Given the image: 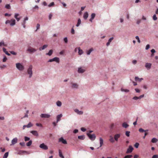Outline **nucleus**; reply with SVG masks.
Here are the masks:
<instances>
[{"instance_id":"603ef678","label":"nucleus","mask_w":158,"mask_h":158,"mask_svg":"<svg viewBox=\"0 0 158 158\" xmlns=\"http://www.w3.org/2000/svg\"><path fill=\"white\" fill-rule=\"evenodd\" d=\"M6 66L5 65H2L0 66V68H1L2 69L5 68L6 67Z\"/></svg>"},{"instance_id":"20e7f679","label":"nucleus","mask_w":158,"mask_h":158,"mask_svg":"<svg viewBox=\"0 0 158 158\" xmlns=\"http://www.w3.org/2000/svg\"><path fill=\"white\" fill-rule=\"evenodd\" d=\"M16 67L19 70H22L24 69L23 66L19 63L16 64Z\"/></svg>"},{"instance_id":"7ed1b4c3","label":"nucleus","mask_w":158,"mask_h":158,"mask_svg":"<svg viewBox=\"0 0 158 158\" xmlns=\"http://www.w3.org/2000/svg\"><path fill=\"white\" fill-rule=\"evenodd\" d=\"M87 135L89 138V139L92 141H93L96 138V135L95 134L91 135L89 133H87Z\"/></svg>"},{"instance_id":"9d476101","label":"nucleus","mask_w":158,"mask_h":158,"mask_svg":"<svg viewBox=\"0 0 158 158\" xmlns=\"http://www.w3.org/2000/svg\"><path fill=\"white\" fill-rule=\"evenodd\" d=\"M40 117L42 118H49L50 117V115L49 114H42L40 115Z\"/></svg>"},{"instance_id":"c85d7f7f","label":"nucleus","mask_w":158,"mask_h":158,"mask_svg":"<svg viewBox=\"0 0 158 158\" xmlns=\"http://www.w3.org/2000/svg\"><path fill=\"white\" fill-rule=\"evenodd\" d=\"M148 131V130H144L142 128H140L139 129V131L140 133H143L144 132H145L146 131Z\"/></svg>"},{"instance_id":"a878e982","label":"nucleus","mask_w":158,"mask_h":158,"mask_svg":"<svg viewBox=\"0 0 158 158\" xmlns=\"http://www.w3.org/2000/svg\"><path fill=\"white\" fill-rule=\"evenodd\" d=\"M7 46V45H6V44H4V43L3 41L0 42V47H6Z\"/></svg>"},{"instance_id":"423d86ee","label":"nucleus","mask_w":158,"mask_h":158,"mask_svg":"<svg viewBox=\"0 0 158 158\" xmlns=\"http://www.w3.org/2000/svg\"><path fill=\"white\" fill-rule=\"evenodd\" d=\"M36 51V49L31 47H29L27 49V51L30 53H33Z\"/></svg>"},{"instance_id":"864d4df0","label":"nucleus","mask_w":158,"mask_h":158,"mask_svg":"<svg viewBox=\"0 0 158 158\" xmlns=\"http://www.w3.org/2000/svg\"><path fill=\"white\" fill-rule=\"evenodd\" d=\"M19 144L22 146H24V145H25V143L24 142H20V143Z\"/></svg>"},{"instance_id":"9b49d317","label":"nucleus","mask_w":158,"mask_h":158,"mask_svg":"<svg viewBox=\"0 0 158 158\" xmlns=\"http://www.w3.org/2000/svg\"><path fill=\"white\" fill-rule=\"evenodd\" d=\"M17 139L16 138H15L13 139L11 141V144H10V145H14L15 144L17 143Z\"/></svg>"},{"instance_id":"0eeeda50","label":"nucleus","mask_w":158,"mask_h":158,"mask_svg":"<svg viewBox=\"0 0 158 158\" xmlns=\"http://www.w3.org/2000/svg\"><path fill=\"white\" fill-rule=\"evenodd\" d=\"M53 61H56L57 63H59V58L56 57L53 58L52 59H50L48 60V62H52Z\"/></svg>"},{"instance_id":"5fc2aeb1","label":"nucleus","mask_w":158,"mask_h":158,"mask_svg":"<svg viewBox=\"0 0 158 158\" xmlns=\"http://www.w3.org/2000/svg\"><path fill=\"white\" fill-rule=\"evenodd\" d=\"M158 158V155H154L153 156H152V158Z\"/></svg>"},{"instance_id":"4468645a","label":"nucleus","mask_w":158,"mask_h":158,"mask_svg":"<svg viewBox=\"0 0 158 158\" xmlns=\"http://www.w3.org/2000/svg\"><path fill=\"white\" fill-rule=\"evenodd\" d=\"M120 134H117L114 135V139L116 141H118V138L120 137Z\"/></svg>"},{"instance_id":"6ab92c4d","label":"nucleus","mask_w":158,"mask_h":158,"mask_svg":"<svg viewBox=\"0 0 158 158\" xmlns=\"http://www.w3.org/2000/svg\"><path fill=\"white\" fill-rule=\"evenodd\" d=\"M99 143H100L99 147H101L103 145V140L101 137L99 138Z\"/></svg>"},{"instance_id":"4d7b16f0","label":"nucleus","mask_w":158,"mask_h":158,"mask_svg":"<svg viewBox=\"0 0 158 158\" xmlns=\"http://www.w3.org/2000/svg\"><path fill=\"white\" fill-rule=\"evenodd\" d=\"M7 60V58H6V57L5 56V57H4V58H3L2 61H3V62H5Z\"/></svg>"},{"instance_id":"473e14b6","label":"nucleus","mask_w":158,"mask_h":158,"mask_svg":"<svg viewBox=\"0 0 158 158\" xmlns=\"http://www.w3.org/2000/svg\"><path fill=\"white\" fill-rule=\"evenodd\" d=\"M59 156L61 158H64V157L62 155L61 152L60 150H59Z\"/></svg>"},{"instance_id":"79ce46f5","label":"nucleus","mask_w":158,"mask_h":158,"mask_svg":"<svg viewBox=\"0 0 158 158\" xmlns=\"http://www.w3.org/2000/svg\"><path fill=\"white\" fill-rule=\"evenodd\" d=\"M132 157V155H127L125 156L123 158H131Z\"/></svg>"},{"instance_id":"49530a36","label":"nucleus","mask_w":158,"mask_h":158,"mask_svg":"<svg viewBox=\"0 0 158 158\" xmlns=\"http://www.w3.org/2000/svg\"><path fill=\"white\" fill-rule=\"evenodd\" d=\"M130 133V131H126V133H125L126 135L127 136V137H129Z\"/></svg>"},{"instance_id":"3c124183","label":"nucleus","mask_w":158,"mask_h":158,"mask_svg":"<svg viewBox=\"0 0 158 158\" xmlns=\"http://www.w3.org/2000/svg\"><path fill=\"white\" fill-rule=\"evenodd\" d=\"M135 39L137 40V41H138V43H140V40H139L138 36H136V37H135Z\"/></svg>"},{"instance_id":"b1692460","label":"nucleus","mask_w":158,"mask_h":158,"mask_svg":"<svg viewBox=\"0 0 158 158\" xmlns=\"http://www.w3.org/2000/svg\"><path fill=\"white\" fill-rule=\"evenodd\" d=\"M47 45H46V44L44 45L43 46V47H42L41 48H39V50H40V51L46 48H47Z\"/></svg>"},{"instance_id":"8fccbe9b","label":"nucleus","mask_w":158,"mask_h":158,"mask_svg":"<svg viewBox=\"0 0 158 158\" xmlns=\"http://www.w3.org/2000/svg\"><path fill=\"white\" fill-rule=\"evenodd\" d=\"M140 98H139L137 96H135L133 98V99L135 100H137L138 99H140Z\"/></svg>"},{"instance_id":"aec40b11","label":"nucleus","mask_w":158,"mask_h":158,"mask_svg":"<svg viewBox=\"0 0 158 158\" xmlns=\"http://www.w3.org/2000/svg\"><path fill=\"white\" fill-rule=\"evenodd\" d=\"M95 17V14L94 13H93L91 15V19H89V21L91 22H92V20L94 19Z\"/></svg>"},{"instance_id":"4c0bfd02","label":"nucleus","mask_w":158,"mask_h":158,"mask_svg":"<svg viewBox=\"0 0 158 158\" xmlns=\"http://www.w3.org/2000/svg\"><path fill=\"white\" fill-rule=\"evenodd\" d=\"M5 8L8 9H10V4H6L5 6Z\"/></svg>"},{"instance_id":"13d9d810","label":"nucleus","mask_w":158,"mask_h":158,"mask_svg":"<svg viewBox=\"0 0 158 158\" xmlns=\"http://www.w3.org/2000/svg\"><path fill=\"white\" fill-rule=\"evenodd\" d=\"M71 33L73 34H74V29H73V27H72V29H71Z\"/></svg>"},{"instance_id":"e433bc0d","label":"nucleus","mask_w":158,"mask_h":158,"mask_svg":"<svg viewBox=\"0 0 158 158\" xmlns=\"http://www.w3.org/2000/svg\"><path fill=\"white\" fill-rule=\"evenodd\" d=\"M56 105L57 106L60 107L61 106V102L59 101H58L56 102Z\"/></svg>"},{"instance_id":"6e6552de","label":"nucleus","mask_w":158,"mask_h":158,"mask_svg":"<svg viewBox=\"0 0 158 158\" xmlns=\"http://www.w3.org/2000/svg\"><path fill=\"white\" fill-rule=\"evenodd\" d=\"M133 149H133V148L132 146H129L128 148H127V151L126 153L127 154L131 153L133 151Z\"/></svg>"},{"instance_id":"f8f14e48","label":"nucleus","mask_w":158,"mask_h":158,"mask_svg":"<svg viewBox=\"0 0 158 158\" xmlns=\"http://www.w3.org/2000/svg\"><path fill=\"white\" fill-rule=\"evenodd\" d=\"M74 111H75V112L79 115H82L83 114V112L81 111H79V110L77 109L74 110Z\"/></svg>"},{"instance_id":"58836bf2","label":"nucleus","mask_w":158,"mask_h":158,"mask_svg":"<svg viewBox=\"0 0 158 158\" xmlns=\"http://www.w3.org/2000/svg\"><path fill=\"white\" fill-rule=\"evenodd\" d=\"M26 126H27V127L29 128L32 127L33 126V124L31 123H29L27 125H26Z\"/></svg>"},{"instance_id":"a211bd4d","label":"nucleus","mask_w":158,"mask_h":158,"mask_svg":"<svg viewBox=\"0 0 158 158\" xmlns=\"http://www.w3.org/2000/svg\"><path fill=\"white\" fill-rule=\"evenodd\" d=\"M62 116V114H60L57 116V121L56 122L57 123L58 121H60V118H61Z\"/></svg>"},{"instance_id":"e2e57ef3","label":"nucleus","mask_w":158,"mask_h":158,"mask_svg":"<svg viewBox=\"0 0 158 158\" xmlns=\"http://www.w3.org/2000/svg\"><path fill=\"white\" fill-rule=\"evenodd\" d=\"M81 130L82 131L84 132L86 131V129L84 128V127H82L81 128Z\"/></svg>"},{"instance_id":"4be33fe9","label":"nucleus","mask_w":158,"mask_h":158,"mask_svg":"<svg viewBox=\"0 0 158 158\" xmlns=\"http://www.w3.org/2000/svg\"><path fill=\"white\" fill-rule=\"evenodd\" d=\"M28 20V18L27 17H25V19H24V21H23V23H22V25L23 26V27L25 28V25L26 23L25 21Z\"/></svg>"},{"instance_id":"a19ab883","label":"nucleus","mask_w":158,"mask_h":158,"mask_svg":"<svg viewBox=\"0 0 158 158\" xmlns=\"http://www.w3.org/2000/svg\"><path fill=\"white\" fill-rule=\"evenodd\" d=\"M55 4L54 2H51V3H50L49 4L48 6L49 7H51V6H54Z\"/></svg>"},{"instance_id":"f257e3e1","label":"nucleus","mask_w":158,"mask_h":158,"mask_svg":"<svg viewBox=\"0 0 158 158\" xmlns=\"http://www.w3.org/2000/svg\"><path fill=\"white\" fill-rule=\"evenodd\" d=\"M5 23L9 24L11 26H13L15 24V20L12 19L10 20H7L5 22Z\"/></svg>"},{"instance_id":"412c9836","label":"nucleus","mask_w":158,"mask_h":158,"mask_svg":"<svg viewBox=\"0 0 158 158\" xmlns=\"http://www.w3.org/2000/svg\"><path fill=\"white\" fill-rule=\"evenodd\" d=\"M19 16V14H16L15 15V19H16V20H17V21H19L20 19V18H18V17Z\"/></svg>"},{"instance_id":"39448f33","label":"nucleus","mask_w":158,"mask_h":158,"mask_svg":"<svg viewBox=\"0 0 158 158\" xmlns=\"http://www.w3.org/2000/svg\"><path fill=\"white\" fill-rule=\"evenodd\" d=\"M40 148L42 149L43 150H47L48 149V147L44 143H43L40 145Z\"/></svg>"},{"instance_id":"c03bdc74","label":"nucleus","mask_w":158,"mask_h":158,"mask_svg":"<svg viewBox=\"0 0 158 158\" xmlns=\"http://www.w3.org/2000/svg\"><path fill=\"white\" fill-rule=\"evenodd\" d=\"M121 91L123 92H129V90L128 89H124L123 88L121 89Z\"/></svg>"},{"instance_id":"bb28decb","label":"nucleus","mask_w":158,"mask_h":158,"mask_svg":"<svg viewBox=\"0 0 158 158\" xmlns=\"http://www.w3.org/2000/svg\"><path fill=\"white\" fill-rule=\"evenodd\" d=\"M135 81H139V82L141 81L142 80H143V79L142 78H139L138 77H136L135 78Z\"/></svg>"},{"instance_id":"69168bd1","label":"nucleus","mask_w":158,"mask_h":158,"mask_svg":"<svg viewBox=\"0 0 158 158\" xmlns=\"http://www.w3.org/2000/svg\"><path fill=\"white\" fill-rule=\"evenodd\" d=\"M135 90L137 93H139L140 92V90L138 89H135Z\"/></svg>"},{"instance_id":"393cba45","label":"nucleus","mask_w":158,"mask_h":158,"mask_svg":"<svg viewBox=\"0 0 158 158\" xmlns=\"http://www.w3.org/2000/svg\"><path fill=\"white\" fill-rule=\"evenodd\" d=\"M78 138L80 140H83L85 138V136L84 135H79L78 136Z\"/></svg>"},{"instance_id":"72a5a7b5","label":"nucleus","mask_w":158,"mask_h":158,"mask_svg":"<svg viewBox=\"0 0 158 158\" xmlns=\"http://www.w3.org/2000/svg\"><path fill=\"white\" fill-rule=\"evenodd\" d=\"M123 127L125 128H126L128 127V125L126 123H124L123 124Z\"/></svg>"},{"instance_id":"ea45409f","label":"nucleus","mask_w":158,"mask_h":158,"mask_svg":"<svg viewBox=\"0 0 158 158\" xmlns=\"http://www.w3.org/2000/svg\"><path fill=\"white\" fill-rule=\"evenodd\" d=\"M32 144V141L31 140H30L27 143V146H29L31 145Z\"/></svg>"},{"instance_id":"2f4dec72","label":"nucleus","mask_w":158,"mask_h":158,"mask_svg":"<svg viewBox=\"0 0 158 158\" xmlns=\"http://www.w3.org/2000/svg\"><path fill=\"white\" fill-rule=\"evenodd\" d=\"M158 141V140H157L156 138H153L152 139V143H156V142H157Z\"/></svg>"},{"instance_id":"052dcab7","label":"nucleus","mask_w":158,"mask_h":158,"mask_svg":"<svg viewBox=\"0 0 158 158\" xmlns=\"http://www.w3.org/2000/svg\"><path fill=\"white\" fill-rule=\"evenodd\" d=\"M25 152V151H20L19 152V153H18V154H21L22 153H23L24 152Z\"/></svg>"},{"instance_id":"f704fd0d","label":"nucleus","mask_w":158,"mask_h":158,"mask_svg":"<svg viewBox=\"0 0 158 158\" xmlns=\"http://www.w3.org/2000/svg\"><path fill=\"white\" fill-rule=\"evenodd\" d=\"M78 54L79 55H81L82 54V50L80 49V48H78Z\"/></svg>"},{"instance_id":"6e6d98bb","label":"nucleus","mask_w":158,"mask_h":158,"mask_svg":"<svg viewBox=\"0 0 158 158\" xmlns=\"http://www.w3.org/2000/svg\"><path fill=\"white\" fill-rule=\"evenodd\" d=\"M36 126H38V127H42V125L40 123H36Z\"/></svg>"},{"instance_id":"5701e85b","label":"nucleus","mask_w":158,"mask_h":158,"mask_svg":"<svg viewBox=\"0 0 158 158\" xmlns=\"http://www.w3.org/2000/svg\"><path fill=\"white\" fill-rule=\"evenodd\" d=\"M88 17V14L87 12H85V14H84V16H83V17H84V19L86 20L87 19V18Z\"/></svg>"},{"instance_id":"de8ad7c7","label":"nucleus","mask_w":158,"mask_h":158,"mask_svg":"<svg viewBox=\"0 0 158 158\" xmlns=\"http://www.w3.org/2000/svg\"><path fill=\"white\" fill-rule=\"evenodd\" d=\"M139 145V144L138 143H136L135 144L134 146L135 148H137L138 147Z\"/></svg>"},{"instance_id":"2eb2a0df","label":"nucleus","mask_w":158,"mask_h":158,"mask_svg":"<svg viewBox=\"0 0 158 158\" xmlns=\"http://www.w3.org/2000/svg\"><path fill=\"white\" fill-rule=\"evenodd\" d=\"M85 72V69H82L81 68H79L78 69V73H83Z\"/></svg>"},{"instance_id":"1a4fd4ad","label":"nucleus","mask_w":158,"mask_h":158,"mask_svg":"<svg viewBox=\"0 0 158 158\" xmlns=\"http://www.w3.org/2000/svg\"><path fill=\"white\" fill-rule=\"evenodd\" d=\"M59 142H61L63 144H67V142L66 140L64 139L63 137H60L59 139Z\"/></svg>"},{"instance_id":"ddd939ff","label":"nucleus","mask_w":158,"mask_h":158,"mask_svg":"<svg viewBox=\"0 0 158 158\" xmlns=\"http://www.w3.org/2000/svg\"><path fill=\"white\" fill-rule=\"evenodd\" d=\"M151 63H146V64H145V67L148 70L150 69V68H151Z\"/></svg>"},{"instance_id":"cd10ccee","label":"nucleus","mask_w":158,"mask_h":158,"mask_svg":"<svg viewBox=\"0 0 158 158\" xmlns=\"http://www.w3.org/2000/svg\"><path fill=\"white\" fill-rule=\"evenodd\" d=\"M93 51V48H91V49H89V50H88L87 51L86 53L87 55H89L91 53V52Z\"/></svg>"},{"instance_id":"680f3d73","label":"nucleus","mask_w":158,"mask_h":158,"mask_svg":"<svg viewBox=\"0 0 158 158\" xmlns=\"http://www.w3.org/2000/svg\"><path fill=\"white\" fill-rule=\"evenodd\" d=\"M64 41L65 42V43H67V42H68V39H67V37L64 38Z\"/></svg>"},{"instance_id":"774afa93","label":"nucleus","mask_w":158,"mask_h":158,"mask_svg":"<svg viewBox=\"0 0 158 158\" xmlns=\"http://www.w3.org/2000/svg\"><path fill=\"white\" fill-rule=\"evenodd\" d=\"M113 37H112V38L109 39V40H108V42H111V41L112 40H113Z\"/></svg>"},{"instance_id":"bf43d9fd","label":"nucleus","mask_w":158,"mask_h":158,"mask_svg":"<svg viewBox=\"0 0 158 158\" xmlns=\"http://www.w3.org/2000/svg\"><path fill=\"white\" fill-rule=\"evenodd\" d=\"M37 27V30H36L39 29V28L40 27V25H39V23L37 24V27Z\"/></svg>"},{"instance_id":"a18cd8bd","label":"nucleus","mask_w":158,"mask_h":158,"mask_svg":"<svg viewBox=\"0 0 158 158\" xmlns=\"http://www.w3.org/2000/svg\"><path fill=\"white\" fill-rule=\"evenodd\" d=\"M152 18L153 19V20H157V17H156V15L155 14L153 16Z\"/></svg>"},{"instance_id":"c9c22d12","label":"nucleus","mask_w":158,"mask_h":158,"mask_svg":"<svg viewBox=\"0 0 158 158\" xmlns=\"http://www.w3.org/2000/svg\"><path fill=\"white\" fill-rule=\"evenodd\" d=\"M110 142L111 143H114V140L113 139V137L111 136H110V139H109Z\"/></svg>"},{"instance_id":"09e8293b","label":"nucleus","mask_w":158,"mask_h":158,"mask_svg":"<svg viewBox=\"0 0 158 158\" xmlns=\"http://www.w3.org/2000/svg\"><path fill=\"white\" fill-rule=\"evenodd\" d=\"M30 140V138L27 137H25V141H27Z\"/></svg>"},{"instance_id":"f03ea898","label":"nucleus","mask_w":158,"mask_h":158,"mask_svg":"<svg viewBox=\"0 0 158 158\" xmlns=\"http://www.w3.org/2000/svg\"><path fill=\"white\" fill-rule=\"evenodd\" d=\"M32 66L30 65L27 70L28 74H29V77L31 78L32 75Z\"/></svg>"},{"instance_id":"c756f323","label":"nucleus","mask_w":158,"mask_h":158,"mask_svg":"<svg viewBox=\"0 0 158 158\" xmlns=\"http://www.w3.org/2000/svg\"><path fill=\"white\" fill-rule=\"evenodd\" d=\"M81 21L80 19H78L77 24L76 25V26L78 27L81 24Z\"/></svg>"},{"instance_id":"338daca9","label":"nucleus","mask_w":158,"mask_h":158,"mask_svg":"<svg viewBox=\"0 0 158 158\" xmlns=\"http://www.w3.org/2000/svg\"><path fill=\"white\" fill-rule=\"evenodd\" d=\"M78 132V130L76 129H75V130H74V131H73V132H74V133H77Z\"/></svg>"},{"instance_id":"f3484780","label":"nucleus","mask_w":158,"mask_h":158,"mask_svg":"<svg viewBox=\"0 0 158 158\" xmlns=\"http://www.w3.org/2000/svg\"><path fill=\"white\" fill-rule=\"evenodd\" d=\"M72 84V88H77L78 85L77 84L75 83H71Z\"/></svg>"},{"instance_id":"37998d69","label":"nucleus","mask_w":158,"mask_h":158,"mask_svg":"<svg viewBox=\"0 0 158 158\" xmlns=\"http://www.w3.org/2000/svg\"><path fill=\"white\" fill-rule=\"evenodd\" d=\"M8 152L5 153L3 156V158H7L8 156Z\"/></svg>"},{"instance_id":"0e129e2a","label":"nucleus","mask_w":158,"mask_h":158,"mask_svg":"<svg viewBox=\"0 0 158 158\" xmlns=\"http://www.w3.org/2000/svg\"><path fill=\"white\" fill-rule=\"evenodd\" d=\"M149 48V44H148L146 45V48H145V49L146 50H148Z\"/></svg>"},{"instance_id":"7c9ffc66","label":"nucleus","mask_w":158,"mask_h":158,"mask_svg":"<svg viewBox=\"0 0 158 158\" xmlns=\"http://www.w3.org/2000/svg\"><path fill=\"white\" fill-rule=\"evenodd\" d=\"M52 50H50L49 51L48 53H47L46 54V55H48L49 56H51L52 54Z\"/></svg>"},{"instance_id":"dca6fc26","label":"nucleus","mask_w":158,"mask_h":158,"mask_svg":"<svg viewBox=\"0 0 158 158\" xmlns=\"http://www.w3.org/2000/svg\"><path fill=\"white\" fill-rule=\"evenodd\" d=\"M31 133L35 136H38V133L36 131H31Z\"/></svg>"}]
</instances>
